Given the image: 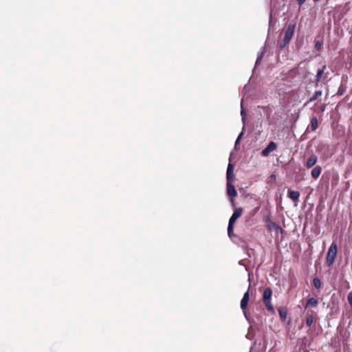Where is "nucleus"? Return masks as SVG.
I'll return each instance as SVG.
<instances>
[{"label":"nucleus","mask_w":352,"mask_h":352,"mask_svg":"<svg viewBox=\"0 0 352 352\" xmlns=\"http://www.w3.org/2000/svg\"><path fill=\"white\" fill-rule=\"evenodd\" d=\"M295 28H296L295 23H289L287 25V27L285 31L284 38H283V41H281V43H280V47L281 49H283L285 46H287L290 43V41L294 36Z\"/></svg>","instance_id":"f257e3e1"},{"label":"nucleus","mask_w":352,"mask_h":352,"mask_svg":"<svg viewBox=\"0 0 352 352\" xmlns=\"http://www.w3.org/2000/svg\"><path fill=\"white\" fill-rule=\"evenodd\" d=\"M338 252V245L336 242L333 241L327 252L326 260H325V265L327 267H331L333 263L335 262V259L337 256Z\"/></svg>","instance_id":"f03ea898"},{"label":"nucleus","mask_w":352,"mask_h":352,"mask_svg":"<svg viewBox=\"0 0 352 352\" xmlns=\"http://www.w3.org/2000/svg\"><path fill=\"white\" fill-rule=\"evenodd\" d=\"M272 296V290L270 287L265 288L263 293V301L264 305H265L267 309L271 313L274 314L275 311L273 307V305L271 302V298Z\"/></svg>","instance_id":"7ed1b4c3"},{"label":"nucleus","mask_w":352,"mask_h":352,"mask_svg":"<svg viewBox=\"0 0 352 352\" xmlns=\"http://www.w3.org/2000/svg\"><path fill=\"white\" fill-rule=\"evenodd\" d=\"M327 69L326 65H324L322 66V67L318 69L316 78H315V85L316 86H318V83L322 80H324L327 77L328 72H325Z\"/></svg>","instance_id":"20e7f679"},{"label":"nucleus","mask_w":352,"mask_h":352,"mask_svg":"<svg viewBox=\"0 0 352 352\" xmlns=\"http://www.w3.org/2000/svg\"><path fill=\"white\" fill-rule=\"evenodd\" d=\"M265 223H266V226L269 231L274 230L277 232H283V228L280 226L277 225L275 222L272 221L270 218H267L265 220Z\"/></svg>","instance_id":"39448f33"},{"label":"nucleus","mask_w":352,"mask_h":352,"mask_svg":"<svg viewBox=\"0 0 352 352\" xmlns=\"http://www.w3.org/2000/svg\"><path fill=\"white\" fill-rule=\"evenodd\" d=\"M276 144L274 142H270L265 148H264L261 154L263 156L267 157L270 153L276 149Z\"/></svg>","instance_id":"423d86ee"},{"label":"nucleus","mask_w":352,"mask_h":352,"mask_svg":"<svg viewBox=\"0 0 352 352\" xmlns=\"http://www.w3.org/2000/svg\"><path fill=\"white\" fill-rule=\"evenodd\" d=\"M243 212V208H237L234 210V212H233L232 215L231 216L230 220H229V224L234 225L236 222V219L239 218Z\"/></svg>","instance_id":"0eeeda50"},{"label":"nucleus","mask_w":352,"mask_h":352,"mask_svg":"<svg viewBox=\"0 0 352 352\" xmlns=\"http://www.w3.org/2000/svg\"><path fill=\"white\" fill-rule=\"evenodd\" d=\"M250 300L249 290H248L243 295L241 300V308L245 312L248 308V302Z\"/></svg>","instance_id":"6e6552de"},{"label":"nucleus","mask_w":352,"mask_h":352,"mask_svg":"<svg viewBox=\"0 0 352 352\" xmlns=\"http://www.w3.org/2000/svg\"><path fill=\"white\" fill-rule=\"evenodd\" d=\"M319 123L316 116L311 118L310 124L308 126L307 131H315L318 127Z\"/></svg>","instance_id":"1a4fd4ad"},{"label":"nucleus","mask_w":352,"mask_h":352,"mask_svg":"<svg viewBox=\"0 0 352 352\" xmlns=\"http://www.w3.org/2000/svg\"><path fill=\"white\" fill-rule=\"evenodd\" d=\"M234 166L231 163H229L227 168L226 178L227 182H232L234 178Z\"/></svg>","instance_id":"9d476101"},{"label":"nucleus","mask_w":352,"mask_h":352,"mask_svg":"<svg viewBox=\"0 0 352 352\" xmlns=\"http://www.w3.org/2000/svg\"><path fill=\"white\" fill-rule=\"evenodd\" d=\"M227 194L231 197H234L237 195V192L232 182H227Z\"/></svg>","instance_id":"9b49d317"},{"label":"nucleus","mask_w":352,"mask_h":352,"mask_svg":"<svg viewBox=\"0 0 352 352\" xmlns=\"http://www.w3.org/2000/svg\"><path fill=\"white\" fill-rule=\"evenodd\" d=\"M317 156L315 155H311L307 160V162H306V167L307 168H311L312 166H314L316 162H317Z\"/></svg>","instance_id":"f8f14e48"},{"label":"nucleus","mask_w":352,"mask_h":352,"mask_svg":"<svg viewBox=\"0 0 352 352\" xmlns=\"http://www.w3.org/2000/svg\"><path fill=\"white\" fill-rule=\"evenodd\" d=\"M321 172H322V168L320 166H316L311 170V177L314 179H316L317 178H318V177L321 174Z\"/></svg>","instance_id":"ddd939ff"},{"label":"nucleus","mask_w":352,"mask_h":352,"mask_svg":"<svg viewBox=\"0 0 352 352\" xmlns=\"http://www.w3.org/2000/svg\"><path fill=\"white\" fill-rule=\"evenodd\" d=\"M288 197L294 201H298L300 197V193L295 190H289Z\"/></svg>","instance_id":"4468645a"},{"label":"nucleus","mask_w":352,"mask_h":352,"mask_svg":"<svg viewBox=\"0 0 352 352\" xmlns=\"http://www.w3.org/2000/svg\"><path fill=\"white\" fill-rule=\"evenodd\" d=\"M318 305V300L314 298H310L307 300L305 305V308L312 307H316Z\"/></svg>","instance_id":"2eb2a0df"},{"label":"nucleus","mask_w":352,"mask_h":352,"mask_svg":"<svg viewBox=\"0 0 352 352\" xmlns=\"http://www.w3.org/2000/svg\"><path fill=\"white\" fill-rule=\"evenodd\" d=\"M278 314L280 319L283 321H285L287 318V309L286 307H280L278 309Z\"/></svg>","instance_id":"dca6fc26"},{"label":"nucleus","mask_w":352,"mask_h":352,"mask_svg":"<svg viewBox=\"0 0 352 352\" xmlns=\"http://www.w3.org/2000/svg\"><path fill=\"white\" fill-rule=\"evenodd\" d=\"M322 91H316L314 96L311 97L308 101V102H311L318 99L319 97L322 96Z\"/></svg>","instance_id":"f3484780"},{"label":"nucleus","mask_w":352,"mask_h":352,"mask_svg":"<svg viewBox=\"0 0 352 352\" xmlns=\"http://www.w3.org/2000/svg\"><path fill=\"white\" fill-rule=\"evenodd\" d=\"M228 234L230 238H232L233 236H236V235L234 233V225L228 223Z\"/></svg>","instance_id":"a211bd4d"},{"label":"nucleus","mask_w":352,"mask_h":352,"mask_svg":"<svg viewBox=\"0 0 352 352\" xmlns=\"http://www.w3.org/2000/svg\"><path fill=\"white\" fill-rule=\"evenodd\" d=\"M314 322V316L312 314H308L306 317V324L310 327Z\"/></svg>","instance_id":"6ab92c4d"},{"label":"nucleus","mask_w":352,"mask_h":352,"mask_svg":"<svg viewBox=\"0 0 352 352\" xmlns=\"http://www.w3.org/2000/svg\"><path fill=\"white\" fill-rule=\"evenodd\" d=\"M313 284L316 289H320L321 287V281L317 277L313 279Z\"/></svg>","instance_id":"aec40b11"},{"label":"nucleus","mask_w":352,"mask_h":352,"mask_svg":"<svg viewBox=\"0 0 352 352\" xmlns=\"http://www.w3.org/2000/svg\"><path fill=\"white\" fill-rule=\"evenodd\" d=\"M346 87L345 86H343L342 85H341L339 88H338V90L337 91V95L338 96H342L344 94V93L346 91Z\"/></svg>","instance_id":"412c9836"},{"label":"nucleus","mask_w":352,"mask_h":352,"mask_svg":"<svg viewBox=\"0 0 352 352\" xmlns=\"http://www.w3.org/2000/svg\"><path fill=\"white\" fill-rule=\"evenodd\" d=\"M347 300H348V302H349V305H351V307H352V292H350V293L348 294Z\"/></svg>","instance_id":"4be33fe9"},{"label":"nucleus","mask_w":352,"mask_h":352,"mask_svg":"<svg viewBox=\"0 0 352 352\" xmlns=\"http://www.w3.org/2000/svg\"><path fill=\"white\" fill-rule=\"evenodd\" d=\"M320 47H321V43L320 41H316V43L315 44L316 49L319 50L320 49Z\"/></svg>","instance_id":"5701e85b"},{"label":"nucleus","mask_w":352,"mask_h":352,"mask_svg":"<svg viewBox=\"0 0 352 352\" xmlns=\"http://www.w3.org/2000/svg\"><path fill=\"white\" fill-rule=\"evenodd\" d=\"M305 1L306 0H296V2L299 6H302Z\"/></svg>","instance_id":"b1692460"},{"label":"nucleus","mask_w":352,"mask_h":352,"mask_svg":"<svg viewBox=\"0 0 352 352\" xmlns=\"http://www.w3.org/2000/svg\"><path fill=\"white\" fill-rule=\"evenodd\" d=\"M241 113V116H242V120H243V121H244L245 120L244 116L245 115V111H244L243 109H242Z\"/></svg>","instance_id":"393cba45"},{"label":"nucleus","mask_w":352,"mask_h":352,"mask_svg":"<svg viewBox=\"0 0 352 352\" xmlns=\"http://www.w3.org/2000/svg\"><path fill=\"white\" fill-rule=\"evenodd\" d=\"M242 135H243V133H241V134L239 135V137H238V138H237V140L236 141V143H237L239 141V140H240L241 137L242 136Z\"/></svg>","instance_id":"a878e982"},{"label":"nucleus","mask_w":352,"mask_h":352,"mask_svg":"<svg viewBox=\"0 0 352 352\" xmlns=\"http://www.w3.org/2000/svg\"><path fill=\"white\" fill-rule=\"evenodd\" d=\"M262 58V56H259L257 58V60H256V64H258V63L261 60V59Z\"/></svg>","instance_id":"bb28decb"},{"label":"nucleus","mask_w":352,"mask_h":352,"mask_svg":"<svg viewBox=\"0 0 352 352\" xmlns=\"http://www.w3.org/2000/svg\"><path fill=\"white\" fill-rule=\"evenodd\" d=\"M320 0H314V1L315 2H317V1H319Z\"/></svg>","instance_id":"cd10ccee"}]
</instances>
